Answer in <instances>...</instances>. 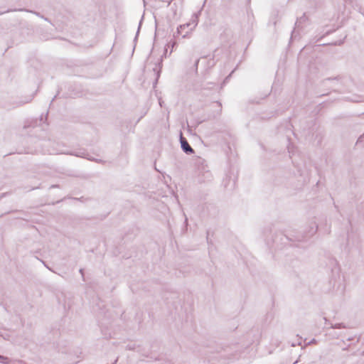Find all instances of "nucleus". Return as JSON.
Instances as JSON below:
<instances>
[{"label": "nucleus", "instance_id": "nucleus-5", "mask_svg": "<svg viewBox=\"0 0 364 364\" xmlns=\"http://www.w3.org/2000/svg\"><path fill=\"white\" fill-rule=\"evenodd\" d=\"M80 273L82 274V277H84V271L83 269H80Z\"/></svg>", "mask_w": 364, "mask_h": 364}, {"label": "nucleus", "instance_id": "nucleus-7", "mask_svg": "<svg viewBox=\"0 0 364 364\" xmlns=\"http://www.w3.org/2000/svg\"><path fill=\"white\" fill-rule=\"evenodd\" d=\"M44 266H46V267L48 270H50V268L48 265H46V264H45V263H44Z\"/></svg>", "mask_w": 364, "mask_h": 364}, {"label": "nucleus", "instance_id": "nucleus-10", "mask_svg": "<svg viewBox=\"0 0 364 364\" xmlns=\"http://www.w3.org/2000/svg\"><path fill=\"white\" fill-rule=\"evenodd\" d=\"M44 266H46V267L48 270H50V268L48 265H46V264H45V263H44Z\"/></svg>", "mask_w": 364, "mask_h": 364}, {"label": "nucleus", "instance_id": "nucleus-1", "mask_svg": "<svg viewBox=\"0 0 364 364\" xmlns=\"http://www.w3.org/2000/svg\"><path fill=\"white\" fill-rule=\"evenodd\" d=\"M194 19L192 23H188L183 25L179 26L177 28V33L179 35H181L183 38H186L188 34L193 31V29L196 26L197 22V16H194Z\"/></svg>", "mask_w": 364, "mask_h": 364}, {"label": "nucleus", "instance_id": "nucleus-3", "mask_svg": "<svg viewBox=\"0 0 364 364\" xmlns=\"http://www.w3.org/2000/svg\"><path fill=\"white\" fill-rule=\"evenodd\" d=\"M70 154L78 156V157L85 158L90 161L95 160L94 159L89 157V155L87 154H86L85 151H82V150H80L76 152L70 153Z\"/></svg>", "mask_w": 364, "mask_h": 364}, {"label": "nucleus", "instance_id": "nucleus-2", "mask_svg": "<svg viewBox=\"0 0 364 364\" xmlns=\"http://www.w3.org/2000/svg\"><path fill=\"white\" fill-rule=\"evenodd\" d=\"M180 142L181 149L186 154H190L194 152L187 140L183 136L182 133H181Z\"/></svg>", "mask_w": 364, "mask_h": 364}, {"label": "nucleus", "instance_id": "nucleus-15", "mask_svg": "<svg viewBox=\"0 0 364 364\" xmlns=\"http://www.w3.org/2000/svg\"><path fill=\"white\" fill-rule=\"evenodd\" d=\"M0 357H1V355H0Z\"/></svg>", "mask_w": 364, "mask_h": 364}, {"label": "nucleus", "instance_id": "nucleus-4", "mask_svg": "<svg viewBox=\"0 0 364 364\" xmlns=\"http://www.w3.org/2000/svg\"><path fill=\"white\" fill-rule=\"evenodd\" d=\"M0 359L1 360V362L4 364H11L10 360L7 357L1 355V357H0Z\"/></svg>", "mask_w": 364, "mask_h": 364}, {"label": "nucleus", "instance_id": "nucleus-6", "mask_svg": "<svg viewBox=\"0 0 364 364\" xmlns=\"http://www.w3.org/2000/svg\"><path fill=\"white\" fill-rule=\"evenodd\" d=\"M44 266H46V267L48 270H50V268L48 265H46V264H45V263H44Z\"/></svg>", "mask_w": 364, "mask_h": 364}, {"label": "nucleus", "instance_id": "nucleus-13", "mask_svg": "<svg viewBox=\"0 0 364 364\" xmlns=\"http://www.w3.org/2000/svg\"><path fill=\"white\" fill-rule=\"evenodd\" d=\"M198 62H199V60H197L196 62V66L198 65Z\"/></svg>", "mask_w": 364, "mask_h": 364}, {"label": "nucleus", "instance_id": "nucleus-11", "mask_svg": "<svg viewBox=\"0 0 364 364\" xmlns=\"http://www.w3.org/2000/svg\"><path fill=\"white\" fill-rule=\"evenodd\" d=\"M44 266H46V267L48 270H50V268L48 265H46V264H45V263H44Z\"/></svg>", "mask_w": 364, "mask_h": 364}, {"label": "nucleus", "instance_id": "nucleus-9", "mask_svg": "<svg viewBox=\"0 0 364 364\" xmlns=\"http://www.w3.org/2000/svg\"><path fill=\"white\" fill-rule=\"evenodd\" d=\"M44 266H46V267L48 270H50V268L48 265H46V264H45V263H44Z\"/></svg>", "mask_w": 364, "mask_h": 364}, {"label": "nucleus", "instance_id": "nucleus-8", "mask_svg": "<svg viewBox=\"0 0 364 364\" xmlns=\"http://www.w3.org/2000/svg\"><path fill=\"white\" fill-rule=\"evenodd\" d=\"M44 266H46V267L48 270H50V268L48 265H46V264H45V263H44Z\"/></svg>", "mask_w": 364, "mask_h": 364}, {"label": "nucleus", "instance_id": "nucleus-12", "mask_svg": "<svg viewBox=\"0 0 364 364\" xmlns=\"http://www.w3.org/2000/svg\"><path fill=\"white\" fill-rule=\"evenodd\" d=\"M30 100H27V101H26V102H23V103H21V104H20V105H23V104H25V103H28Z\"/></svg>", "mask_w": 364, "mask_h": 364}, {"label": "nucleus", "instance_id": "nucleus-14", "mask_svg": "<svg viewBox=\"0 0 364 364\" xmlns=\"http://www.w3.org/2000/svg\"><path fill=\"white\" fill-rule=\"evenodd\" d=\"M228 79V77H225V80H224V82H223V84L225 82V80Z\"/></svg>", "mask_w": 364, "mask_h": 364}]
</instances>
